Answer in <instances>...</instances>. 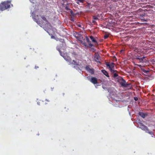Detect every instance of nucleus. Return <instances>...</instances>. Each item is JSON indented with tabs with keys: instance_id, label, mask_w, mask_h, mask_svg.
<instances>
[{
	"instance_id": "obj_23",
	"label": "nucleus",
	"mask_w": 155,
	"mask_h": 155,
	"mask_svg": "<svg viewBox=\"0 0 155 155\" xmlns=\"http://www.w3.org/2000/svg\"><path fill=\"white\" fill-rule=\"evenodd\" d=\"M141 70L144 73L146 74H147V73L148 72V71H146L143 69L141 68Z\"/></svg>"
},
{
	"instance_id": "obj_34",
	"label": "nucleus",
	"mask_w": 155,
	"mask_h": 155,
	"mask_svg": "<svg viewBox=\"0 0 155 155\" xmlns=\"http://www.w3.org/2000/svg\"><path fill=\"white\" fill-rule=\"evenodd\" d=\"M151 61L152 62H154L155 61H154V59H152V60Z\"/></svg>"
},
{
	"instance_id": "obj_11",
	"label": "nucleus",
	"mask_w": 155,
	"mask_h": 155,
	"mask_svg": "<svg viewBox=\"0 0 155 155\" xmlns=\"http://www.w3.org/2000/svg\"><path fill=\"white\" fill-rule=\"evenodd\" d=\"M101 72L106 76H107V77H109V76L108 75V72L106 71H105V70H102Z\"/></svg>"
},
{
	"instance_id": "obj_33",
	"label": "nucleus",
	"mask_w": 155,
	"mask_h": 155,
	"mask_svg": "<svg viewBox=\"0 0 155 155\" xmlns=\"http://www.w3.org/2000/svg\"><path fill=\"white\" fill-rule=\"evenodd\" d=\"M39 68V67L38 66L37 67L36 66H35V68L36 69H37V68Z\"/></svg>"
},
{
	"instance_id": "obj_24",
	"label": "nucleus",
	"mask_w": 155,
	"mask_h": 155,
	"mask_svg": "<svg viewBox=\"0 0 155 155\" xmlns=\"http://www.w3.org/2000/svg\"><path fill=\"white\" fill-rule=\"evenodd\" d=\"M109 37V35H105L104 36V38L105 39Z\"/></svg>"
},
{
	"instance_id": "obj_1",
	"label": "nucleus",
	"mask_w": 155,
	"mask_h": 155,
	"mask_svg": "<svg viewBox=\"0 0 155 155\" xmlns=\"http://www.w3.org/2000/svg\"><path fill=\"white\" fill-rule=\"evenodd\" d=\"M11 3L8 1H4L0 4V10L4 11L10 7Z\"/></svg>"
},
{
	"instance_id": "obj_36",
	"label": "nucleus",
	"mask_w": 155,
	"mask_h": 155,
	"mask_svg": "<svg viewBox=\"0 0 155 155\" xmlns=\"http://www.w3.org/2000/svg\"><path fill=\"white\" fill-rule=\"evenodd\" d=\"M45 101H47V102H49L50 101L49 100H47V99H46Z\"/></svg>"
},
{
	"instance_id": "obj_20",
	"label": "nucleus",
	"mask_w": 155,
	"mask_h": 155,
	"mask_svg": "<svg viewBox=\"0 0 155 155\" xmlns=\"http://www.w3.org/2000/svg\"><path fill=\"white\" fill-rule=\"evenodd\" d=\"M78 2H77V3L79 4V2L83 3L84 1V0H77Z\"/></svg>"
},
{
	"instance_id": "obj_40",
	"label": "nucleus",
	"mask_w": 155,
	"mask_h": 155,
	"mask_svg": "<svg viewBox=\"0 0 155 155\" xmlns=\"http://www.w3.org/2000/svg\"><path fill=\"white\" fill-rule=\"evenodd\" d=\"M60 40L61 41V42H63L64 41V40L63 39H61Z\"/></svg>"
},
{
	"instance_id": "obj_17",
	"label": "nucleus",
	"mask_w": 155,
	"mask_h": 155,
	"mask_svg": "<svg viewBox=\"0 0 155 155\" xmlns=\"http://www.w3.org/2000/svg\"><path fill=\"white\" fill-rule=\"evenodd\" d=\"M41 18H42V19H43V20L45 21L46 23L48 22V21L46 19V18L44 16H42L41 17Z\"/></svg>"
},
{
	"instance_id": "obj_12",
	"label": "nucleus",
	"mask_w": 155,
	"mask_h": 155,
	"mask_svg": "<svg viewBox=\"0 0 155 155\" xmlns=\"http://www.w3.org/2000/svg\"><path fill=\"white\" fill-rule=\"evenodd\" d=\"M139 114L141 117L143 118H144L146 115V114L143 112H139Z\"/></svg>"
},
{
	"instance_id": "obj_16",
	"label": "nucleus",
	"mask_w": 155,
	"mask_h": 155,
	"mask_svg": "<svg viewBox=\"0 0 155 155\" xmlns=\"http://www.w3.org/2000/svg\"><path fill=\"white\" fill-rule=\"evenodd\" d=\"M113 76L114 78H116V79H117V80H118V77H120L118 76V74L116 73H115L114 74Z\"/></svg>"
},
{
	"instance_id": "obj_30",
	"label": "nucleus",
	"mask_w": 155,
	"mask_h": 155,
	"mask_svg": "<svg viewBox=\"0 0 155 155\" xmlns=\"http://www.w3.org/2000/svg\"><path fill=\"white\" fill-rule=\"evenodd\" d=\"M65 9L68 10H70V9L68 8V6H66L65 7Z\"/></svg>"
},
{
	"instance_id": "obj_3",
	"label": "nucleus",
	"mask_w": 155,
	"mask_h": 155,
	"mask_svg": "<svg viewBox=\"0 0 155 155\" xmlns=\"http://www.w3.org/2000/svg\"><path fill=\"white\" fill-rule=\"evenodd\" d=\"M140 128L142 130H144L146 132L149 134H150L152 135L153 133L152 131H150L148 129L147 127L145 125L143 124L142 123H140Z\"/></svg>"
},
{
	"instance_id": "obj_13",
	"label": "nucleus",
	"mask_w": 155,
	"mask_h": 155,
	"mask_svg": "<svg viewBox=\"0 0 155 155\" xmlns=\"http://www.w3.org/2000/svg\"><path fill=\"white\" fill-rule=\"evenodd\" d=\"M147 16V15H146V14L145 13H143L140 15V18H144L145 17Z\"/></svg>"
},
{
	"instance_id": "obj_39",
	"label": "nucleus",
	"mask_w": 155,
	"mask_h": 155,
	"mask_svg": "<svg viewBox=\"0 0 155 155\" xmlns=\"http://www.w3.org/2000/svg\"><path fill=\"white\" fill-rule=\"evenodd\" d=\"M64 2H65V1H66L67 0H62Z\"/></svg>"
},
{
	"instance_id": "obj_7",
	"label": "nucleus",
	"mask_w": 155,
	"mask_h": 155,
	"mask_svg": "<svg viewBox=\"0 0 155 155\" xmlns=\"http://www.w3.org/2000/svg\"><path fill=\"white\" fill-rule=\"evenodd\" d=\"M89 81L94 84H97L98 82L97 79L95 77H92Z\"/></svg>"
},
{
	"instance_id": "obj_6",
	"label": "nucleus",
	"mask_w": 155,
	"mask_h": 155,
	"mask_svg": "<svg viewBox=\"0 0 155 155\" xmlns=\"http://www.w3.org/2000/svg\"><path fill=\"white\" fill-rule=\"evenodd\" d=\"M90 38L91 40L93 43H95V45H98V42L97 41V37L95 38H94L93 36H91L90 37Z\"/></svg>"
},
{
	"instance_id": "obj_4",
	"label": "nucleus",
	"mask_w": 155,
	"mask_h": 155,
	"mask_svg": "<svg viewBox=\"0 0 155 155\" xmlns=\"http://www.w3.org/2000/svg\"><path fill=\"white\" fill-rule=\"evenodd\" d=\"M106 65L107 67H108L110 71L112 70V69H114V64L113 63H111L110 64L109 62H106Z\"/></svg>"
},
{
	"instance_id": "obj_26",
	"label": "nucleus",
	"mask_w": 155,
	"mask_h": 155,
	"mask_svg": "<svg viewBox=\"0 0 155 155\" xmlns=\"http://www.w3.org/2000/svg\"><path fill=\"white\" fill-rule=\"evenodd\" d=\"M140 56H137L135 58V59L137 60H139L140 59Z\"/></svg>"
},
{
	"instance_id": "obj_18",
	"label": "nucleus",
	"mask_w": 155,
	"mask_h": 155,
	"mask_svg": "<svg viewBox=\"0 0 155 155\" xmlns=\"http://www.w3.org/2000/svg\"><path fill=\"white\" fill-rule=\"evenodd\" d=\"M74 35L75 36V37L77 39H79V34L76 33L75 34H74Z\"/></svg>"
},
{
	"instance_id": "obj_22",
	"label": "nucleus",
	"mask_w": 155,
	"mask_h": 155,
	"mask_svg": "<svg viewBox=\"0 0 155 155\" xmlns=\"http://www.w3.org/2000/svg\"><path fill=\"white\" fill-rule=\"evenodd\" d=\"M86 39L88 43H89L90 42H91L90 41V40L89 39V38H88L86 36Z\"/></svg>"
},
{
	"instance_id": "obj_42",
	"label": "nucleus",
	"mask_w": 155,
	"mask_h": 155,
	"mask_svg": "<svg viewBox=\"0 0 155 155\" xmlns=\"http://www.w3.org/2000/svg\"><path fill=\"white\" fill-rule=\"evenodd\" d=\"M63 95L64 96V93H63Z\"/></svg>"
},
{
	"instance_id": "obj_8",
	"label": "nucleus",
	"mask_w": 155,
	"mask_h": 155,
	"mask_svg": "<svg viewBox=\"0 0 155 155\" xmlns=\"http://www.w3.org/2000/svg\"><path fill=\"white\" fill-rule=\"evenodd\" d=\"M146 58V57L143 56V57L140 58V59L139 60L140 62L142 63H146L147 60L145 59Z\"/></svg>"
},
{
	"instance_id": "obj_9",
	"label": "nucleus",
	"mask_w": 155,
	"mask_h": 155,
	"mask_svg": "<svg viewBox=\"0 0 155 155\" xmlns=\"http://www.w3.org/2000/svg\"><path fill=\"white\" fill-rule=\"evenodd\" d=\"M72 64L78 66H80L81 64V63L79 62V60H76L75 61L74 60H73L72 62Z\"/></svg>"
},
{
	"instance_id": "obj_14",
	"label": "nucleus",
	"mask_w": 155,
	"mask_h": 155,
	"mask_svg": "<svg viewBox=\"0 0 155 155\" xmlns=\"http://www.w3.org/2000/svg\"><path fill=\"white\" fill-rule=\"evenodd\" d=\"M64 59L67 61H71V58L70 57H64Z\"/></svg>"
},
{
	"instance_id": "obj_19",
	"label": "nucleus",
	"mask_w": 155,
	"mask_h": 155,
	"mask_svg": "<svg viewBox=\"0 0 155 155\" xmlns=\"http://www.w3.org/2000/svg\"><path fill=\"white\" fill-rule=\"evenodd\" d=\"M57 50H58L59 52L60 53V55L62 56V53H61V51L60 50V49L58 48V46H57Z\"/></svg>"
},
{
	"instance_id": "obj_15",
	"label": "nucleus",
	"mask_w": 155,
	"mask_h": 155,
	"mask_svg": "<svg viewBox=\"0 0 155 155\" xmlns=\"http://www.w3.org/2000/svg\"><path fill=\"white\" fill-rule=\"evenodd\" d=\"M36 22L40 25H44V24H43V22L40 21L39 20H37L36 21Z\"/></svg>"
},
{
	"instance_id": "obj_41",
	"label": "nucleus",
	"mask_w": 155,
	"mask_h": 155,
	"mask_svg": "<svg viewBox=\"0 0 155 155\" xmlns=\"http://www.w3.org/2000/svg\"><path fill=\"white\" fill-rule=\"evenodd\" d=\"M92 49L93 50H94V51H95V49H94V48H93Z\"/></svg>"
},
{
	"instance_id": "obj_28",
	"label": "nucleus",
	"mask_w": 155,
	"mask_h": 155,
	"mask_svg": "<svg viewBox=\"0 0 155 155\" xmlns=\"http://www.w3.org/2000/svg\"><path fill=\"white\" fill-rule=\"evenodd\" d=\"M93 19L95 20H97V19H98V18L95 16H93Z\"/></svg>"
},
{
	"instance_id": "obj_27",
	"label": "nucleus",
	"mask_w": 155,
	"mask_h": 155,
	"mask_svg": "<svg viewBox=\"0 0 155 155\" xmlns=\"http://www.w3.org/2000/svg\"><path fill=\"white\" fill-rule=\"evenodd\" d=\"M134 65L139 67L140 68H141V69L142 68H141L142 66L141 65L138 64H134Z\"/></svg>"
},
{
	"instance_id": "obj_38",
	"label": "nucleus",
	"mask_w": 155,
	"mask_h": 155,
	"mask_svg": "<svg viewBox=\"0 0 155 155\" xmlns=\"http://www.w3.org/2000/svg\"><path fill=\"white\" fill-rule=\"evenodd\" d=\"M83 45H84V46H86V44L85 43H84V44H83Z\"/></svg>"
},
{
	"instance_id": "obj_32",
	"label": "nucleus",
	"mask_w": 155,
	"mask_h": 155,
	"mask_svg": "<svg viewBox=\"0 0 155 155\" xmlns=\"http://www.w3.org/2000/svg\"><path fill=\"white\" fill-rule=\"evenodd\" d=\"M71 20L72 21H74V20L73 19V18H71Z\"/></svg>"
},
{
	"instance_id": "obj_37",
	"label": "nucleus",
	"mask_w": 155,
	"mask_h": 155,
	"mask_svg": "<svg viewBox=\"0 0 155 155\" xmlns=\"http://www.w3.org/2000/svg\"><path fill=\"white\" fill-rule=\"evenodd\" d=\"M78 26L79 27H81V25H78Z\"/></svg>"
},
{
	"instance_id": "obj_5",
	"label": "nucleus",
	"mask_w": 155,
	"mask_h": 155,
	"mask_svg": "<svg viewBox=\"0 0 155 155\" xmlns=\"http://www.w3.org/2000/svg\"><path fill=\"white\" fill-rule=\"evenodd\" d=\"M90 66L87 65L85 67L86 69L91 74H93L94 73V70L93 68H90Z\"/></svg>"
},
{
	"instance_id": "obj_25",
	"label": "nucleus",
	"mask_w": 155,
	"mask_h": 155,
	"mask_svg": "<svg viewBox=\"0 0 155 155\" xmlns=\"http://www.w3.org/2000/svg\"><path fill=\"white\" fill-rule=\"evenodd\" d=\"M89 45L90 47L94 46V45L93 44H91L90 42L89 43Z\"/></svg>"
},
{
	"instance_id": "obj_31",
	"label": "nucleus",
	"mask_w": 155,
	"mask_h": 155,
	"mask_svg": "<svg viewBox=\"0 0 155 155\" xmlns=\"http://www.w3.org/2000/svg\"><path fill=\"white\" fill-rule=\"evenodd\" d=\"M134 99L135 101H137L138 100V98L137 97H134Z\"/></svg>"
},
{
	"instance_id": "obj_2",
	"label": "nucleus",
	"mask_w": 155,
	"mask_h": 155,
	"mask_svg": "<svg viewBox=\"0 0 155 155\" xmlns=\"http://www.w3.org/2000/svg\"><path fill=\"white\" fill-rule=\"evenodd\" d=\"M117 81L119 83L122 87H127L128 85L131 84L130 83L127 84L126 81L121 77H118Z\"/></svg>"
},
{
	"instance_id": "obj_10",
	"label": "nucleus",
	"mask_w": 155,
	"mask_h": 155,
	"mask_svg": "<svg viewBox=\"0 0 155 155\" xmlns=\"http://www.w3.org/2000/svg\"><path fill=\"white\" fill-rule=\"evenodd\" d=\"M100 56L98 55H96L94 56V60L97 62H99Z\"/></svg>"
},
{
	"instance_id": "obj_35",
	"label": "nucleus",
	"mask_w": 155,
	"mask_h": 155,
	"mask_svg": "<svg viewBox=\"0 0 155 155\" xmlns=\"http://www.w3.org/2000/svg\"><path fill=\"white\" fill-rule=\"evenodd\" d=\"M92 22H93V23H95V20L93 19V20H92Z\"/></svg>"
},
{
	"instance_id": "obj_21",
	"label": "nucleus",
	"mask_w": 155,
	"mask_h": 155,
	"mask_svg": "<svg viewBox=\"0 0 155 155\" xmlns=\"http://www.w3.org/2000/svg\"><path fill=\"white\" fill-rule=\"evenodd\" d=\"M141 19V21L142 22L144 21H147V18L145 19V18H140Z\"/></svg>"
},
{
	"instance_id": "obj_29",
	"label": "nucleus",
	"mask_w": 155,
	"mask_h": 155,
	"mask_svg": "<svg viewBox=\"0 0 155 155\" xmlns=\"http://www.w3.org/2000/svg\"><path fill=\"white\" fill-rule=\"evenodd\" d=\"M112 70L113 71H110L112 73L117 72V70H114V69H112Z\"/></svg>"
}]
</instances>
